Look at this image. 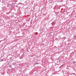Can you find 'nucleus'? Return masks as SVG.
Segmentation results:
<instances>
[{
	"instance_id": "nucleus-1",
	"label": "nucleus",
	"mask_w": 76,
	"mask_h": 76,
	"mask_svg": "<svg viewBox=\"0 0 76 76\" xmlns=\"http://www.w3.org/2000/svg\"><path fill=\"white\" fill-rule=\"evenodd\" d=\"M38 64V63H35V64Z\"/></svg>"
},
{
	"instance_id": "nucleus-2",
	"label": "nucleus",
	"mask_w": 76,
	"mask_h": 76,
	"mask_svg": "<svg viewBox=\"0 0 76 76\" xmlns=\"http://www.w3.org/2000/svg\"><path fill=\"white\" fill-rule=\"evenodd\" d=\"M8 65H9V64H8Z\"/></svg>"
},
{
	"instance_id": "nucleus-3",
	"label": "nucleus",
	"mask_w": 76,
	"mask_h": 76,
	"mask_svg": "<svg viewBox=\"0 0 76 76\" xmlns=\"http://www.w3.org/2000/svg\"><path fill=\"white\" fill-rule=\"evenodd\" d=\"M74 63H75V62H74Z\"/></svg>"
}]
</instances>
